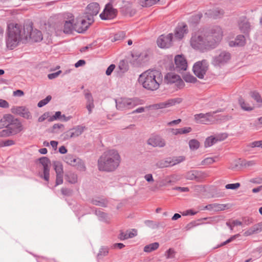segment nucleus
Listing matches in <instances>:
<instances>
[{
    "instance_id": "8fccbe9b",
    "label": "nucleus",
    "mask_w": 262,
    "mask_h": 262,
    "mask_svg": "<svg viewBox=\"0 0 262 262\" xmlns=\"http://www.w3.org/2000/svg\"><path fill=\"white\" fill-rule=\"evenodd\" d=\"M250 95L251 97L253 98L255 100H256L257 102H262V99L258 92L256 91L251 92Z\"/></svg>"
},
{
    "instance_id": "f3484780",
    "label": "nucleus",
    "mask_w": 262,
    "mask_h": 262,
    "mask_svg": "<svg viewBox=\"0 0 262 262\" xmlns=\"http://www.w3.org/2000/svg\"><path fill=\"white\" fill-rule=\"evenodd\" d=\"M85 127L82 125H78L70 129L64 134V139L67 140L73 137H77L80 136L84 132Z\"/></svg>"
},
{
    "instance_id": "37998d69",
    "label": "nucleus",
    "mask_w": 262,
    "mask_h": 262,
    "mask_svg": "<svg viewBox=\"0 0 262 262\" xmlns=\"http://www.w3.org/2000/svg\"><path fill=\"white\" fill-rule=\"evenodd\" d=\"M217 159V158L216 157L206 158L202 161L201 164L202 165L211 164L215 162Z\"/></svg>"
},
{
    "instance_id": "79ce46f5",
    "label": "nucleus",
    "mask_w": 262,
    "mask_h": 262,
    "mask_svg": "<svg viewBox=\"0 0 262 262\" xmlns=\"http://www.w3.org/2000/svg\"><path fill=\"white\" fill-rule=\"evenodd\" d=\"M189 146L191 150H195L200 147V142L196 139H191L189 141Z\"/></svg>"
},
{
    "instance_id": "2f4dec72",
    "label": "nucleus",
    "mask_w": 262,
    "mask_h": 262,
    "mask_svg": "<svg viewBox=\"0 0 262 262\" xmlns=\"http://www.w3.org/2000/svg\"><path fill=\"white\" fill-rule=\"evenodd\" d=\"M94 213L98 216V220L100 221L107 222L110 220L108 214L102 211L100 209H96L94 210Z\"/></svg>"
},
{
    "instance_id": "e433bc0d",
    "label": "nucleus",
    "mask_w": 262,
    "mask_h": 262,
    "mask_svg": "<svg viewBox=\"0 0 262 262\" xmlns=\"http://www.w3.org/2000/svg\"><path fill=\"white\" fill-rule=\"evenodd\" d=\"M192 129L190 127H184L182 128L172 129V133L175 135L179 134H185L190 133Z\"/></svg>"
},
{
    "instance_id": "09e8293b",
    "label": "nucleus",
    "mask_w": 262,
    "mask_h": 262,
    "mask_svg": "<svg viewBox=\"0 0 262 262\" xmlns=\"http://www.w3.org/2000/svg\"><path fill=\"white\" fill-rule=\"evenodd\" d=\"M61 118L62 115L61 112L58 111L55 112L53 116L50 117V118L48 119V121L49 122H52L54 120H60Z\"/></svg>"
},
{
    "instance_id": "5fc2aeb1",
    "label": "nucleus",
    "mask_w": 262,
    "mask_h": 262,
    "mask_svg": "<svg viewBox=\"0 0 262 262\" xmlns=\"http://www.w3.org/2000/svg\"><path fill=\"white\" fill-rule=\"evenodd\" d=\"M175 251L173 249L169 248L165 252V255L167 259L172 258L174 257Z\"/></svg>"
},
{
    "instance_id": "c03bdc74",
    "label": "nucleus",
    "mask_w": 262,
    "mask_h": 262,
    "mask_svg": "<svg viewBox=\"0 0 262 262\" xmlns=\"http://www.w3.org/2000/svg\"><path fill=\"white\" fill-rule=\"evenodd\" d=\"M183 79L186 82H190L193 83H195L197 81L196 78L193 75L190 74L185 75L183 76Z\"/></svg>"
},
{
    "instance_id": "b1692460",
    "label": "nucleus",
    "mask_w": 262,
    "mask_h": 262,
    "mask_svg": "<svg viewBox=\"0 0 262 262\" xmlns=\"http://www.w3.org/2000/svg\"><path fill=\"white\" fill-rule=\"evenodd\" d=\"M188 33V27L185 24H179L176 28L174 32L175 37L179 39H182L184 34Z\"/></svg>"
},
{
    "instance_id": "13d9d810",
    "label": "nucleus",
    "mask_w": 262,
    "mask_h": 262,
    "mask_svg": "<svg viewBox=\"0 0 262 262\" xmlns=\"http://www.w3.org/2000/svg\"><path fill=\"white\" fill-rule=\"evenodd\" d=\"M240 185L239 183L228 184L225 185V188L227 189L235 190L239 188Z\"/></svg>"
},
{
    "instance_id": "423d86ee",
    "label": "nucleus",
    "mask_w": 262,
    "mask_h": 262,
    "mask_svg": "<svg viewBox=\"0 0 262 262\" xmlns=\"http://www.w3.org/2000/svg\"><path fill=\"white\" fill-rule=\"evenodd\" d=\"M131 56L130 63L135 67L142 66L148 59V55L146 52L134 51L132 53Z\"/></svg>"
},
{
    "instance_id": "393cba45",
    "label": "nucleus",
    "mask_w": 262,
    "mask_h": 262,
    "mask_svg": "<svg viewBox=\"0 0 262 262\" xmlns=\"http://www.w3.org/2000/svg\"><path fill=\"white\" fill-rule=\"evenodd\" d=\"M211 116V113L206 114L200 113L195 114L194 116V120L198 123L206 124L210 121L209 117Z\"/></svg>"
},
{
    "instance_id": "338daca9",
    "label": "nucleus",
    "mask_w": 262,
    "mask_h": 262,
    "mask_svg": "<svg viewBox=\"0 0 262 262\" xmlns=\"http://www.w3.org/2000/svg\"><path fill=\"white\" fill-rule=\"evenodd\" d=\"M49 117H50V113L46 112L38 118V121L39 122H43V121H45L46 119H47Z\"/></svg>"
},
{
    "instance_id": "1a4fd4ad",
    "label": "nucleus",
    "mask_w": 262,
    "mask_h": 262,
    "mask_svg": "<svg viewBox=\"0 0 262 262\" xmlns=\"http://www.w3.org/2000/svg\"><path fill=\"white\" fill-rule=\"evenodd\" d=\"M118 11L113 6L112 2L107 3L100 13V17L102 20H110L114 18L117 15Z\"/></svg>"
},
{
    "instance_id": "0e129e2a",
    "label": "nucleus",
    "mask_w": 262,
    "mask_h": 262,
    "mask_svg": "<svg viewBox=\"0 0 262 262\" xmlns=\"http://www.w3.org/2000/svg\"><path fill=\"white\" fill-rule=\"evenodd\" d=\"M63 174H56L55 186L62 184Z\"/></svg>"
},
{
    "instance_id": "473e14b6",
    "label": "nucleus",
    "mask_w": 262,
    "mask_h": 262,
    "mask_svg": "<svg viewBox=\"0 0 262 262\" xmlns=\"http://www.w3.org/2000/svg\"><path fill=\"white\" fill-rule=\"evenodd\" d=\"M156 166L159 168L172 166V165H171V157H168L160 160L156 163Z\"/></svg>"
},
{
    "instance_id": "864d4df0",
    "label": "nucleus",
    "mask_w": 262,
    "mask_h": 262,
    "mask_svg": "<svg viewBox=\"0 0 262 262\" xmlns=\"http://www.w3.org/2000/svg\"><path fill=\"white\" fill-rule=\"evenodd\" d=\"M14 144V141L12 140H6L0 142L1 147L10 146Z\"/></svg>"
},
{
    "instance_id": "5701e85b",
    "label": "nucleus",
    "mask_w": 262,
    "mask_h": 262,
    "mask_svg": "<svg viewBox=\"0 0 262 262\" xmlns=\"http://www.w3.org/2000/svg\"><path fill=\"white\" fill-rule=\"evenodd\" d=\"M238 27L241 31L243 33L248 34L249 32L251 26L246 17L243 16L239 18Z\"/></svg>"
},
{
    "instance_id": "4c0bfd02",
    "label": "nucleus",
    "mask_w": 262,
    "mask_h": 262,
    "mask_svg": "<svg viewBox=\"0 0 262 262\" xmlns=\"http://www.w3.org/2000/svg\"><path fill=\"white\" fill-rule=\"evenodd\" d=\"M159 244L157 242L150 244L146 245L144 248V251L145 252L149 253L158 248Z\"/></svg>"
},
{
    "instance_id": "f704fd0d",
    "label": "nucleus",
    "mask_w": 262,
    "mask_h": 262,
    "mask_svg": "<svg viewBox=\"0 0 262 262\" xmlns=\"http://www.w3.org/2000/svg\"><path fill=\"white\" fill-rule=\"evenodd\" d=\"M53 166L56 174H63V166L60 161H53Z\"/></svg>"
},
{
    "instance_id": "dca6fc26",
    "label": "nucleus",
    "mask_w": 262,
    "mask_h": 262,
    "mask_svg": "<svg viewBox=\"0 0 262 262\" xmlns=\"http://www.w3.org/2000/svg\"><path fill=\"white\" fill-rule=\"evenodd\" d=\"M39 163L43 166V178L46 181H49L50 178V165L51 162L50 159L46 157H43L39 159Z\"/></svg>"
},
{
    "instance_id": "9d476101",
    "label": "nucleus",
    "mask_w": 262,
    "mask_h": 262,
    "mask_svg": "<svg viewBox=\"0 0 262 262\" xmlns=\"http://www.w3.org/2000/svg\"><path fill=\"white\" fill-rule=\"evenodd\" d=\"M87 20L85 18H80L75 20V31L78 33H83L85 31L94 21L92 18L87 17Z\"/></svg>"
},
{
    "instance_id": "f8f14e48",
    "label": "nucleus",
    "mask_w": 262,
    "mask_h": 262,
    "mask_svg": "<svg viewBox=\"0 0 262 262\" xmlns=\"http://www.w3.org/2000/svg\"><path fill=\"white\" fill-rule=\"evenodd\" d=\"M26 30H27L26 40L30 38L35 42H38L42 39V35L40 31L36 29L33 30L31 26L27 27Z\"/></svg>"
},
{
    "instance_id": "de8ad7c7",
    "label": "nucleus",
    "mask_w": 262,
    "mask_h": 262,
    "mask_svg": "<svg viewBox=\"0 0 262 262\" xmlns=\"http://www.w3.org/2000/svg\"><path fill=\"white\" fill-rule=\"evenodd\" d=\"M85 98L86 100V105L90 104H94V99L92 96V95L90 92H86L84 94Z\"/></svg>"
},
{
    "instance_id": "72a5a7b5",
    "label": "nucleus",
    "mask_w": 262,
    "mask_h": 262,
    "mask_svg": "<svg viewBox=\"0 0 262 262\" xmlns=\"http://www.w3.org/2000/svg\"><path fill=\"white\" fill-rule=\"evenodd\" d=\"M66 180L71 184H75L77 182V176L72 171H68L65 174Z\"/></svg>"
},
{
    "instance_id": "c756f323",
    "label": "nucleus",
    "mask_w": 262,
    "mask_h": 262,
    "mask_svg": "<svg viewBox=\"0 0 262 262\" xmlns=\"http://www.w3.org/2000/svg\"><path fill=\"white\" fill-rule=\"evenodd\" d=\"M91 203L96 206L105 207L107 205V201L106 199L95 197L91 200Z\"/></svg>"
},
{
    "instance_id": "e2e57ef3",
    "label": "nucleus",
    "mask_w": 262,
    "mask_h": 262,
    "mask_svg": "<svg viewBox=\"0 0 262 262\" xmlns=\"http://www.w3.org/2000/svg\"><path fill=\"white\" fill-rule=\"evenodd\" d=\"M256 162L254 160L243 161L242 165L245 167H251L255 165Z\"/></svg>"
},
{
    "instance_id": "0eeeda50",
    "label": "nucleus",
    "mask_w": 262,
    "mask_h": 262,
    "mask_svg": "<svg viewBox=\"0 0 262 262\" xmlns=\"http://www.w3.org/2000/svg\"><path fill=\"white\" fill-rule=\"evenodd\" d=\"M208 62L205 59L198 61L193 66V73L199 78L203 79L208 70Z\"/></svg>"
},
{
    "instance_id": "6e6d98bb",
    "label": "nucleus",
    "mask_w": 262,
    "mask_h": 262,
    "mask_svg": "<svg viewBox=\"0 0 262 262\" xmlns=\"http://www.w3.org/2000/svg\"><path fill=\"white\" fill-rule=\"evenodd\" d=\"M63 126V125L62 124H54L52 128L49 129L48 132L51 133H57L58 132L56 130L57 129H60L61 127Z\"/></svg>"
},
{
    "instance_id": "cd10ccee",
    "label": "nucleus",
    "mask_w": 262,
    "mask_h": 262,
    "mask_svg": "<svg viewBox=\"0 0 262 262\" xmlns=\"http://www.w3.org/2000/svg\"><path fill=\"white\" fill-rule=\"evenodd\" d=\"M262 231V223H259L253 225L252 227L245 231V235L249 236L253 234L258 233Z\"/></svg>"
},
{
    "instance_id": "603ef678",
    "label": "nucleus",
    "mask_w": 262,
    "mask_h": 262,
    "mask_svg": "<svg viewBox=\"0 0 262 262\" xmlns=\"http://www.w3.org/2000/svg\"><path fill=\"white\" fill-rule=\"evenodd\" d=\"M125 36V34L123 32H119L116 34L112 38V41H116L123 39Z\"/></svg>"
},
{
    "instance_id": "2eb2a0df",
    "label": "nucleus",
    "mask_w": 262,
    "mask_h": 262,
    "mask_svg": "<svg viewBox=\"0 0 262 262\" xmlns=\"http://www.w3.org/2000/svg\"><path fill=\"white\" fill-rule=\"evenodd\" d=\"M176 64L175 71L178 72L185 71L187 69V63L186 60L181 55H177L174 58Z\"/></svg>"
},
{
    "instance_id": "a878e982",
    "label": "nucleus",
    "mask_w": 262,
    "mask_h": 262,
    "mask_svg": "<svg viewBox=\"0 0 262 262\" xmlns=\"http://www.w3.org/2000/svg\"><path fill=\"white\" fill-rule=\"evenodd\" d=\"M15 112L16 114L27 119H32V115L29 110L24 106H18L15 108Z\"/></svg>"
},
{
    "instance_id": "6ab92c4d",
    "label": "nucleus",
    "mask_w": 262,
    "mask_h": 262,
    "mask_svg": "<svg viewBox=\"0 0 262 262\" xmlns=\"http://www.w3.org/2000/svg\"><path fill=\"white\" fill-rule=\"evenodd\" d=\"M70 19L66 20L63 27V32L66 34L72 33L73 31H75V20L73 18V16L72 14L70 13L68 15Z\"/></svg>"
},
{
    "instance_id": "4468645a",
    "label": "nucleus",
    "mask_w": 262,
    "mask_h": 262,
    "mask_svg": "<svg viewBox=\"0 0 262 262\" xmlns=\"http://www.w3.org/2000/svg\"><path fill=\"white\" fill-rule=\"evenodd\" d=\"M172 34L169 33L166 35H161L157 39V45L161 48H168L172 44Z\"/></svg>"
},
{
    "instance_id": "ddd939ff",
    "label": "nucleus",
    "mask_w": 262,
    "mask_h": 262,
    "mask_svg": "<svg viewBox=\"0 0 262 262\" xmlns=\"http://www.w3.org/2000/svg\"><path fill=\"white\" fill-rule=\"evenodd\" d=\"M165 81L167 84L175 83L177 87L180 88L184 85L183 81L180 76L173 73H168L165 76Z\"/></svg>"
},
{
    "instance_id": "20e7f679",
    "label": "nucleus",
    "mask_w": 262,
    "mask_h": 262,
    "mask_svg": "<svg viewBox=\"0 0 262 262\" xmlns=\"http://www.w3.org/2000/svg\"><path fill=\"white\" fill-rule=\"evenodd\" d=\"M120 157L116 150L111 149L104 152L98 161V169L101 171H112L119 165Z\"/></svg>"
},
{
    "instance_id": "bf43d9fd",
    "label": "nucleus",
    "mask_w": 262,
    "mask_h": 262,
    "mask_svg": "<svg viewBox=\"0 0 262 262\" xmlns=\"http://www.w3.org/2000/svg\"><path fill=\"white\" fill-rule=\"evenodd\" d=\"M108 253V249L107 247H102L100 249L97 257L106 256Z\"/></svg>"
},
{
    "instance_id": "a18cd8bd",
    "label": "nucleus",
    "mask_w": 262,
    "mask_h": 262,
    "mask_svg": "<svg viewBox=\"0 0 262 262\" xmlns=\"http://www.w3.org/2000/svg\"><path fill=\"white\" fill-rule=\"evenodd\" d=\"M185 178L188 180L196 181V170H190L187 172Z\"/></svg>"
},
{
    "instance_id": "69168bd1",
    "label": "nucleus",
    "mask_w": 262,
    "mask_h": 262,
    "mask_svg": "<svg viewBox=\"0 0 262 262\" xmlns=\"http://www.w3.org/2000/svg\"><path fill=\"white\" fill-rule=\"evenodd\" d=\"M61 193L64 195L70 196L72 194V190L67 188H62L61 189Z\"/></svg>"
},
{
    "instance_id": "6e6552de",
    "label": "nucleus",
    "mask_w": 262,
    "mask_h": 262,
    "mask_svg": "<svg viewBox=\"0 0 262 262\" xmlns=\"http://www.w3.org/2000/svg\"><path fill=\"white\" fill-rule=\"evenodd\" d=\"M115 102L117 109L121 111L133 108L138 104L135 99L126 98L116 99Z\"/></svg>"
},
{
    "instance_id": "39448f33",
    "label": "nucleus",
    "mask_w": 262,
    "mask_h": 262,
    "mask_svg": "<svg viewBox=\"0 0 262 262\" xmlns=\"http://www.w3.org/2000/svg\"><path fill=\"white\" fill-rule=\"evenodd\" d=\"M231 54L226 51H219L213 56L212 64L214 66H222L227 63L231 59Z\"/></svg>"
},
{
    "instance_id": "49530a36",
    "label": "nucleus",
    "mask_w": 262,
    "mask_h": 262,
    "mask_svg": "<svg viewBox=\"0 0 262 262\" xmlns=\"http://www.w3.org/2000/svg\"><path fill=\"white\" fill-rule=\"evenodd\" d=\"M52 97L50 95H48L46 97L45 99H43L39 101L37 104V106L39 107H41L48 104L50 101L51 100Z\"/></svg>"
},
{
    "instance_id": "bb28decb",
    "label": "nucleus",
    "mask_w": 262,
    "mask_h": 262,
    "mask_svg": "<svg viewBox=\"0 0 262 262\" xmlns=\"http://www.w3.org/2000/svg\"><path fill=\"white\" fill-rule=\"evenodd\" d=\"M246 43L245 37L243 35H238L236 36L234 41H230L229 45L230 47H242L245 45Z\"/></svg>"
},
{
    "instance_id": "f257e3e1",
    "label": "nucleus",
    "mask_w": 262,
    "mask_h": 262,
    "mask_svg": "<svg viewBox=\"0 0 262 262\" xmlns=\"http://www.w3.org/2000/svg\"><path fill=\"white\" fill-rule=\"evenodd\" d=\"M222 31L220 27H215L204 34H193L190 45L192 48L204 52L215 48L222 38Z\"/></svg>"
},
{
    "instance_id": "774afa93",
    "label": "nucleus",
    "mask_w": 262,
    "mask_h": 262,
    "mask_svg": "<svg viewBox=\"0 0 262 262\" xmlns=\"http://www.w3.org/2000/svg\"><path fill=\"white\" fill-rule=\"evenodd\" d=\"M127 236H128V233H127V231L125 232L121 231V232L120 233V234L118 235V238L121 241H123V240L128 239V237H127Z\"/></svg>"
},
{
    "instance_id": "f03ea898",
    "label": "nucleus",
    "mask_w": 262,
    "mask_h": 262,
    "mask_svg": "<svg viewBox=\"0 0 262 262\" xmlns=\"http://www.w3.org/2000/svg\"><path fill=\"white\" fill-rule=\"evenodd\" d=\"M23 40H26V30L25 27L18 24L8 25L6 43L10 50L16 48Z\"/></svg>"
},
{
    "instance_id": "a211bd4d",
    "label": "nucleus",
    "mask_w": 262,
    "mask_h": 262,
    "mask_svg": "<svg viewBox=\"0 0 262 262\" xmlns=\"http://www.w3.org/2000/svg\"><path fill=\"white\" fill-rule=\"evenodd\" d=\"M100 10L99 4L94 2L89 4L86 8V13L88 14V17L92 18L93 16L98 14Z\"/></svg>"
},
{
    "instance_id": "58836bf2",
    "label": "nucleus",
    "mask_w": 262,
    "mask_h": 262,
    "mask_svg": "<svg viewBox=\"0 0 262 262\" xmlns=\"http://www.w3.org/2000/svg\"><path fill=\"white\" fill-rule=\"evenodd\" d=\"M185 160L184 156H178L171 157V165L174 166L178 164H179Z\"/></svg>"
},
{
    "instance_id": "c9c22d12",
    "label": "nucleus",
    "mask_w": 262,
    "mask_h": 262,
    "mask_svg": "<svg viewBox=\"0 0 262 262\" xmlns=\"http://www.w3.org/2000/svg\"><path fill=\"white\" fill-rule=\"evenodd\" d=\"M238 103L241 108L245 111H251L253 109V107L246 103L242 97L238 99Z\"/></svg>"
},
{
    "instance_id": "680f3d73",
    "label": "nucleus",
    "mask_w": 262,
    "mask_h": 262,
    "mask_svg": "<svg viewBox=\"0 0 262 262\" xmlns=\"http://www.w3.org/2000/svg\"><path fill=\"white\" fill-rule=\"evenodd\" d=\"M12 135V134L10 130H9L8 128H7V129H3L0 132V137H9Z\"/></svg>"
},
{
    "instance_id": "412c9836",
    "label": "nucleus",
    "mask_w": 262,
    "mask_h": 262,
    "mask_svg": "<svg viewBox=\"0 0 262 262\" xmlns=\"http://www.w3.org/2000/svg\"><path fill=\"white\" fill-rule=\"evenodd\" d=\"M180 99H170L165 102H162L159 103L151 105V107L155 109H160L167 108L174 105L176 103H179Z\"/></svg>"
},
{
    "instance_id": "4d7b16f0",
    "label": "nucleus",
    "mask_w": 262,
    "mask_h": 262,
    "mask_svg": "<svg viewBox=\"0 0 262 262\" xmlns=\"http://www.w3.org/2000/svg\"><path fill=\"white\" fill-rule=\"evenodd\" d=\"M145 224L146 226L152 229H155L159 227V224H157V223L150 220L145 221Z\"/></svg>"
},
{
    "instance_id": "a19ab883",
    "label": "nucleus",
    "mask_w": 262,
    "mask_h": 262,
    "mask_svg": "<svg viewBox=\"0 0 262 262\" xmlns=\"http://www.w3.org/2000/svg\"><path fill=\"white\" fill-rule=\"evenodd\" d=\"M207 176L208 174L206 172L196 170V181L197 182H202Z\"/></svg>"
},
{
    "instance_id": "7ed1b4c3",
    "label": "nucleus",
    "mask_w": 262,
    "mask_h": 262,
    "mask_svg": "<svg viewBox=\"0 0 262 262\" xmlns=\"http://www.w3.org/2000/svg\"><path fill=\"white\" fill-rule=\"evenodd\" d=\"M161 72L156 70H148L140 75L138 81L142 86L148 91L158 90L162 82Z\"/></svg>"
},
{
    "instance_id": "052dcab7",
    "label": "nucleus",
    "mask_w": 262,
    "mask_h": 262,
    "mask_svg": "<svg viewBox=\"0 0 262 262\" xmlns=\"http://www.w3.org/2000/svg\"><path fill=\"white\" fill-rule=\"evenodd\" d=\"M249 147L254 148V147H261L262 148V140L260 141H255L250 143L249 145Z\"/></svg>"
},
{
    "instance_id": "aec40b11",
    "label": "nucleus",
    "mask_w": 262,
    "mask_h": 262,
    "mask_svg": "<svg viewBox=\"0 0 262 262\" xmlns=\"http://www.w3.org/2000/svg\"><path fill=\"white\" fill-rule=\"evenodd\" d=\"M147 144L153 147H163L165 146V141L160 136H155L148 140Z\"/></svg>"
},
{
    "instance_id": "4be33fe9",
    "label": "nucleus",
    "mask_w": 262,
    "mask_h": 262,
    "mask_svg": "<svg viewBox=\"0 0 262 262\" xmlns=\"http://www.w3.org/2000/svg\"><path fill=\"white\" fill-rule=\"evenodd\" d=\"M10 130L12 135H15L19 133L23 129L21 123L17 119H14L13 117L12 122L8 128Z\"/></svg>"
},
{
    "instance_id": "c85d7f7f",
    "label": "nucleus",
    "mask_w": 262,
    "mask_h": 262,
    "mask_svg": "<svg viewBox=\"0 0 262 262\" xmlns=\"http://www.w3.org/2000/svg\"><path fill=\"white\" fill-rule=\"evenodd\" d=\"M13 119V116L10 114L5 115L2 118L0 119V128L6 127L8 128L10 125L12 119Z\"/></svg>"
},
{
    "instance_id": "ea45409f",
    "label": "nucleus",
    "mask_w": 262,
    "mask_h": 262,
    "mask_svg": "<svg viewBox=\"0 0 262 262\" xmlns=\"http://www.w3.org/2000/svg\"><path fill=\"white\" fill-rule=\"evenodd\" d=\"M217 141L218 139L215 137L212 136L209 137L206 139L205 141V146L206 147H210L215 144Z\"/></svg>"
},
{
    "instance_id": "3c124183",
    "label": "nucleus",
    "mask_w": 262,
    "mask_h": 262,
    "mask_svg": "<svg viewBox=\"0 0 262 262\" xmlns=\"http://www.w3.org/2000/svg\"><path fill=\"white\" fill-rule=\"evenodd\" d=\"M160 0H144L142 2V6L143 7H150L156 4Z\"/></svg>"
},
{
    "instance_id": "7c9ffc66",
    "label": "nucleus",
    "mask_w": 262,
    "mask_h": 262,
    "mask_svg": "<svg viewBox=\"0 0 262 262\" xmlns=\"http://www.w3.org/2000/svg\"><path fill=\"white\" fill-rule=\"evenodd\" d=\"M225 205L213 203L206 205L204 207V209L208 210H213L215 211H219L225 210Z\"/></svg>"
},
{
    "instance_id": "9b49d317",
    "label": "nucleus",
    "mask_w": 262,
    "mask_h": 262,
    "mask_svg": "<svg viewBox=\"0 0 262 262\" xmlns=\"http://www.w3.org/2000/svg\"><path fill=\"white\" fill-rule=\"evenodd\" d=\"M65 162L73 166H77V168L81 171L85 169L83 162L79 158H75L72 155H68L64 159Z\"/></svg>"
}]
</instances>
